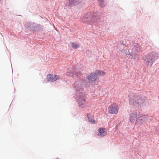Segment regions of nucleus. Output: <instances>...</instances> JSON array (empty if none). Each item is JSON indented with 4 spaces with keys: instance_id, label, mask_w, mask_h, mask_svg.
I'll return each mask as SVG.
<instances>
[{
    "instance_id": "obj_1",
    "label": "nucleus",
    "mask_w": 159,
    "mask_h": 159,
    "mask_svg": "<svg viewBox=\"0 0 159 159\" xmlns=\"http://www.w3.org/2000/svg\"><path fill=\"white\" fill-rule=\"evenodd\" d=\"M103 16L102 13L100 12H89L84 15L82 21L86 24L93 25L92 28L94 30L99 29L102 30L103 29L100 20Z\"/></svg>"
},
{
    "instance_id": "obj_2",
    "label": "nucleus",
    "mask_w": 159,
    "mask_h": 159,
    "mask_svg": "<svg viewBox=\"0 0 159 159\" xmlns=\"http://www.w3.org/2000/svg\"><path fill=\"white\" fill-rule=\"evenodd\" d=\"M66 75L73 77H75V81L73 84L74 93H83V89L87 84V81L85 79L80 77V73L77 72L75 69L69 68L66 72Z\"/></svg>"
},
{
    "instance_id": "obj_3",
    "label": "nucleus",
    "mask_w": 159,
    "mask_h": 159,
    "mask_svg": "<svg viewBox=\"0 0 159 159\" xmlns=\"http://www.w3.org/2000/svg\"><path fill=\"white\" fill-rule=\"evenodd\" d=\"M141 50V47L138 43H134V44L128 49V53L125 52L127 57L131 59H138L139 57V53Z\"/></svg>"
},
{
    "instance_id": "obj_4",
    "label": "nucleus",
    "mask_w": 159,
    "mask_h": 159,
    "mask_svg": "<svg viewBox=\"0 0 159 159\" xmlns=\"http://www.w3.org/2000/svg\"><path fill=\"white\" fill-rule=\"evenodd\" d=\"M159 57V54L154 52H149L144 55L143 57L145 64L147 66H151Z\"/></svg>"
},
{
    "instance_id": "obj_5",
    "label": "nucleus",
    "mask_w": 159,
    "mask_h": 159,
    "mask_svg": "<svg viewBox=\"0 0 159 159\" xmlns=\"http://www.w3.org/2000/svg\"><path fill=\"white\" fill-rule=\"evenodd\" d=\"M128 94L129 102L130 105L138 106L141 98L139 94L140 91L134 89H130Z\"/></svg>"
},
{
    "instance_id": "obj_6",
    "label": "nucleus",
    "mask_w": 159,
    "mask_h": 159,
    "mask_svg": "<svg viewBox=\"0 0 159 159\" xmlns=\"http://www.w3.org/2000/svg\"><path fill=\"white\" fill-rule=\"evenodd\" d=\"M73 96L74 98L76 100L80 107L83 108L87 104L86 101V97L84 93H74Z\"/></svg>"
},
{
    "instance_id": "obj_7",
    "label": "nucleus",
    "mask_w": 159,
    "mask_h": 159,
    "mask_svg": "<svg viewBox=\"0 0 159 159\" xmlns=\"http://www.w3.org/2000/svg\"><path fill=\"white\" fill-rule=\"evenodd\" d=\"M25 25L27 29L35 31L39 30L41 28L40 25L34 22H27Z\"/></svg>"
},
{
    "instance_id": "obj_8",
    "label": "nucleus",
    "mask_w": 159,
    "mask_h": 159,
    "mask_svg": "<svg viewBox=\"0 0 159 159\" xmlns=\"http://www.w3.org/2000/svg\"><path fill=\"white\" fill-rule=\"evenodd\" d=\"M97 74L96 72H92L87 75L86 79L90 81L91 83L94 85H96L98 84V78L97 77Z\"/></svg>"
},
{
    "instance_id": "obj_9",
    "label": "nucleus",
    "mask_w": 159,
    "mask_h": 159,
    "mask_svg": "<svg viewBox=\"0 0 159 159\" xmlns=\"http://www.w3.org/2000/svg\"><path fill=\"white\" fill-rule=\"evenodd\" d=\"M118 107L117 104L113 103L108 107V111L111 114H116L118 112Z\"/></svg>"
},
{
    "instance_id": "obj_10",
    "label": "nucleus",
    "mask_w": 159,
    "mask_h": 159,
    "mask_svg": "<svg viewBox=\"0 0 159 159\" xmlns=\"http://www.w3.org/2000/svg\"><path fill=\"white\" fill-rule=\"evenodd\" d=\"M148 116H142L138 117L136 120V125H140L143 123L145 122L148 119Z\"/></svg>"
},
{
    "instance_id": "obj_11",
    "label": "nucleus",
    "mask_w": 159,
    "mask_h": 159,
    "mask_svg": "<svg viewBox=\"0 0 159 159\" xmlns=\"http://www.w3.org/2000/svg\"><path fill=\"white\" fill-rule=\"evenodd\" d=\"M59 76L56 75L53 76L52 74H49L47 76V80L49 81L53 82L59 79Z\"/></svg>"
},
{
    "instance_id": "obj_12",
    "label": "nucleus",
    "mask_w": 159,
    "mask_h": 159,
    "mask_svg": "<svg viewBox=\"0 0 159 159\" xmlns=\"http://www.w3.org/2000/svg\"><path fill=\"white\" fill-rule=\"evenodd\" d=\"M98 135L100 137H103L105 136L107 134V132L105 131V129L103 128H99L98 129Z\"/></svg>"
},
{
    "instance_id": "obj_13",
    "label": "nucleus",
    "mask_w": 159,
    "mask_h": 159,
    "mask_svg": "<svg viewBox=\"0 0 159 159\" xmlns=\"http://www.w3.org/2000/svg\"><path fill=\"white\" fill-rule=\"evenodd\" d=\"M73 6L72 4L70 2V0H66L64 2V8L67 10H68Z\"/></svg>"
},
{
    "instance_id": "obj_14",
    "label": "nucleus",
    "mask_w": 159,
    "mask_h": 159,
    "mask_svg": "<svg viewBox=\"0 0 159 159\" xmlns=\"http://www.w3.org/2000/svg\"><path fill=\"white\" fill-rule=\"evenodd\" d=\"M137 115L136 114H131L130 115L129 120L131 123H134L137 119Z\"/></svg>"
},
{
    "instance_id": "obj_15",
    "label": "nucleus",
    "mask_w": 159,
    "mask_h": 159,
    "mask_svg": "<svg viewBox=\"0 0 159 159\" xmlns=\"http://www.w3.org/2000/svg\"><path fill=\"white\" fill-rule=\"evenodd\" d=\"M87 117L89 121L92 123H95V120L93 119V115L90 113H88L87 115Z\"/></svg>"
},
{
    "instance_id": "obj_16",
    "label": "nucleus",
    "mask_w": 159,
    "mask_h": 159,
    "mask_svg": "<svg viewBox=\"0 0 159 159\" xmlns=\"http://www.w3.org/2000/svg\"><path fill=\"white\" fill-rule=\"evenodd\" d=\"M83 0H70V2L73 6H75L79 4Z\"/></svg>"
},
{
    "instance_id": "obj_17",
    "label": "nucleus",
    "mask_w": 159,
    "mask_h": 159,
    "mask_svg": "<svg viewBox=\"0 0 159 159\" xmlns=\"http://www.w3.org/2000/svg\"><path fill=\"white\" fill-rule=\"evenodd\" d=\"M126 47V45L124 43L122 42H120V44L118 46L119 50L121 51H123L125 49V48Z\"/></svg>"
},
{
    "instance_id": "obj_18",
    "label": "nucleus",
    "mask_w": 159,
    "mask_h": 159,
    "mask_svg": "<svg viewBox=\"0 0 159 159\" xmlns=\"http://www.w3.org/2000/svg\"><path fill=\"white\" fill-rule=\"evenodd\" d=\"M99 2V5L100 7H104L105 5V2L104 0H98Z\"/></svg>"
},
{
    "instance_id": "obj_19",
    "label": "nucleus",
    "mask_w": 159,
    "mask_h": 159,
    "mask_svg": "<svg viewBox=\"0 0 159 159\" xmlns=\"http://www.w3.org/2000/svg\"><path fill=\"white\" fill-rule=\"evenodd\" d=\"M95 72L97 73V75L98 74L99 76H103V75H105V72L102 71V70H96L95 71Z\"/></svg>"
},
{
    "instance_id": "obj_20",
    "label": "nucleus",
    "mask_w": 159,
    "mask_h": 159,
    "mask_svg": "<svg viewBox=\"0 0 159 159\" xmlns=\"http://www.w3.org/2000/svg\"><path fill=\"white\" fill-rule=\"evenodd\" d=\"M71 46L72 48L74 49H76L77 48L79 47V46L78 44L74 43H71Z\"/></svg>"
},
{
    "instance_id": "obj_21",
    "label": "nucleus",
    "mask_w": 159,
    "mask_h": 159,
    "mask_svg": "<svg viewBox=\"0 0 159 159\" xmlns=\"http://www.w3.org/2000/svg\"><path fill=\"white\" fill-rule=\"evenodd\" d=\"M156 130L157 132L159 133V125L156 127Z\"/></svg>"
},
{
    "instance_id": "obj_22",
    "label": "nucleus",
    "mask_w": 159,
    "mask_h": 159,
    "mask_svg": "<svg viewBox=\"0 0 159 159\" xmlns=\"http://www.w3.org/2000/svg\"><path fill=\"white\" fill-rule=\"evenodd\" d=\"M2 0H0V1H1Z\"/></svg>"
},
{
    "instance_id": "obj_23",
    "label": "nucleus",
    "mask_w": 159,
    "mask_h": 159,
    "mask_svg": "<svg viewBox=\"0 0 159 159\" xmlns=\"http://www.w3.org/2000/svg\"><path fill=\"white\" fill-rule=\"evenodd\" d=\"M158 97H159V95Z\"/></svg>"
}]
</instances>
